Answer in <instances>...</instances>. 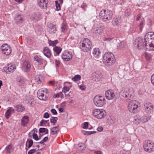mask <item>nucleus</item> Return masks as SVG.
Here are the masks:
<instances>
[{"label":"nucleus","mask_w":154,"mask_h":154,"mask_svg":"<svg viewBox=\"0 0 154 154\" xmlns=\"http://www.w3.org/2000/svg\"><path fill=\"white\" fill-rule=\"evenodd\" d=\"M146 48L149 51L154 50V33L149 32L145 35Z\"/></svg>","instance_id":"1"},{"label":"nucleus","mask_w":154,"mask_h":154,"mask_svg":"<svg viewBox=\"0 0 154 154\" xmlns=\"http://www.w3.org/2000/svg\"><path fill=\"white\" fill-rule=\"evenodd\" d=\"M116 61L115 56L111 53H106L103 56V63L107 67H110L113 65L115 63Z\"/></svg>","instance_id":"2"},{"label":"nucleus","mask_w":154,"mask_h":154,"mask_svg":"<svg viewBox=\"0 0 154 154\" xmlns=\"http://www.w3.org/2000/svg\"><path fill=\"white\" fill-rule=\"evenodd\" d=\"M80 48L82 51L84 52L89 51L91 47V42L88 38H83L81 41Z\"/></svg>","instance_id":"3"},{"label":"nucleus","mask_w":154,"mask_h":154,"mask_svg":"<svg viewBox=\"0 0 154 154\" xmlns=\"http://www.w3.org/2000/svg\"><path fill=\"white\" fill-rule=\"evenodd\" d=\"M113 14L111 11L102 10L100 12L99 17L104 21H106L110 20Z\"/></svg>","instance_id":"4"},{"label":"nucleus","mask_w":154,"mask_h":154,"mask_svg":"<svg viewBox=\"0 0 154 154\" xmlns=\"http://www.w3.org/2000/svg\"><path fill=\"white\" fill-rule=\"evenodd\" d=\"M144 150L147 152L151 153L154 151V143L152 141L147 140L143 143Z\"/></svg>","instance_id":"5"},{"label":"nucleus","mask_w":154,"mask_h":154,"mask_svg":"<svg viewBox=\"0 0 154 154\" xmlns=\"http://www.w3.org/2000/svg\"><path fill=\"white\" fill-rule=\"evenodd\" d=\"M93 116L95 118L98 119H102L105 117L106 113L105 111L100 109H95L92 112Z\"/></svg>","instance_id":"6"},{"label":"nucleus","mask_w":154,"mask_h":154,"mask_svg":"<svg viewBox=\"0 0 154 154\" xmlns=\"http://www.w3.org/2000/svg\"><path fill=\"white\" fill-rule=\"evenodd\" d=\"M94 102L95 105L98 107H102L106 103L105 97L103 96H96L94 98Z\"/></svg>","instance_id":"7"},{"label":"nucleus","mask_w":154,"mask_h":154,"mask_svg":"<svg viewBox=\"0 0 154 154\" xmlns=\"http://www.w3.org/2000/svg\"><path fill=\"white\" fill-rule=\"evenodd\" d=\"M138 103L136 100H131L128 104V109L131 113L135 114L137 112L138 108Z\"/></svg>","instance_id":"8"},{"label":"nucleus","mask_w":154,"mask_h":154,"mask_svg":"<svg viewBox=\"0 0 154 154\" xmlns=\"http://www.w3.org/2000/svg\"><path fill=\"white\" fill-rule=\"evenodd\" d=\"M48 95V90L45 88H42L39 89L37 93V96L41 100H46Z\"/></svg>","instance_id":"9"},{"label":"nucleus","mask_w":154,"mask_h":154,"mask_svg":"<svg viewBox=\"0 0 154 154\" xmlns=\"http://www.w3.org/2000/svg\"><path fill=\"white\" fill-rule=\"evenodd\" d=\"M153 106L150 102H146L144 104L143 109L145 112L148 114L152 113L153 111Z\"/></svg>","instance_id":"10"},{"label":"nucleus","mask_w":154,"mask_h":154,"mask_svg":"<svg viewBox=\"0 0 154 154\" xmlns=\"http://www.w3.org/2000/svg\"><path fill=\"white\" fill-rule=\"evenodd\" d=\"M2 53L5 55H8L11 52V47L7 44H4L1 47Z\"/></svg>","instance_id":"11"},{"label":"nucleus","mask_w":154,"mask_h":154,"mask_svg":"<svg viewBox=\"0 0 154 154\" xmlns=\"http://www.w3.org/2000/svg\"><path fill=\"white\" fill-rule=\"evenodd\" d=\"M120 97L122 99H130L129 98L131 97V95L130 94L129 92L128 91H125L124 88H122L119 93Z\"/></svg>","instance_id":"12"},{"label":"nucleus","mask_w":154,"mask_h":154,"mask_svg":"<svg viewBox=\"0 0 154 154\" xmlns=\"http://www.w3.org/2000/svg\"><path fill=\"white\" fill-rule=\"evenodd\" d=\"M62 57L63 59L66 61H68L72 57V55L71 53L65 51L62 54Z\"/></svg>","instance_id":"13"},{"label":"nucleus","mask_w":154,"mask_h":154,"mask_svg":"<svg viewBox=\"0 0 154 154\" xmlns=\"http://www.w3.org/2000/svg\"><path fill=\"white\" fill-rule=\"evenodd\" d=\"M35 61L38 62L40 65H44L45 66L47 63V62L46 60L42 58L41 57H39L37 55L35 56L33 58Z\"/></svg>","instance_id":"14"},{"label":"nucleus","mask_w":154,"mask_h":154,"mask_svg":"<svg viewBox=\"0 0 154 154\" xmlns=\"http://www.w3.org/2000/svg\"><path fill=\"white\" fill-rule=\"evenodd\" d=\"M105 96L108 100H112L114 98L115 94L114 91L112 90H107L105 92Z\"/></svg>","instance_id":"15"},{"label":"nucleus","mask_w":154,"mask_h":154,"mask_svg":"<svg viewBox=\"0 0 154 154\" xmlns=\"http://www.w3.org/2000/svg\"><path fill=\"white\" fill-rule=\"evenodd\" d=\"M31 67V64L29 61H25L23 64L22 69L25 72L29 71Z\"/></svg>","instance_id":"16"},{"label":"nucleus","mask_w":154,"mask_h":154,"mask_svg":"<svg viewBox=\"0 0 154 154\" xmlns=\"http://www.w3.org/2000/svg\"><path fill=\"white\" fill-rule=\"evenodd\" d=\"M137 47L139 49H142L145 47L146 48L145 42V40L143 42V40L141 37H139L137 39Z\"/></svg>","instance_id":"17"},{"label":"nucleus","mask_w":154,"mask_h":154,"mask_svg":"<svg viewBox=\"0 0 154 154\" xmlns=\"http://www.w3.org/2000/svg\"><path fill=\"white\" fill-rule=\"evenodd\" d=\"M16 69V66L11 64L8 65L4 68V70L8 73L13 72Z\"/></svg>","instance_id":"18"},{"label":"nucleus","mask_w":154,"mask_h":154,"mask_svg":"<svg viewBox=\"0 0 154 154\" xmlns=\"http://www.w3.org/2000/svg\"><path fill=\"white\" fill-rule=\"evenodd\" d=\"M29 117L28 116H24L21 120V125L24 127L27 126V125L29 123Z\"/></svg>","instance_id":"19"},{"label":"nucleus","mask_w":154,"mask_h":154,"mask_svg":"<svg viewBox=\"0 0 154 154\" xmlns=\"http://www.w3.org/2000/svg\"><path fill=\"white\" fill-rule=\"evenodd\" d=\"M48 3V0H40L38 4L42 8L46 9Z\"/></svg>","instance_id":"20"},{"label":"nucleus","mask_w":154,"mask_h":154,"mask_svg":"<svg viewBox=\"0 0 154 154\" xmlns=\"http://www.w3.org/2000/svg\"><path fill=\"white\" fill-rule=\"evenodd\" d=\"M93 77L95 79V81H98L101 78L102 75L100 72L97 71L93 73Z\"/></svg>","instance_id":"21"},{"label":"nucleus","mask_w":154,"mask_h":154,"mask_svg":"<svg viewBox=\"0 0 154 154\" xmlns=\"http://www.w3.org/2000/svg\"><path fill=\"white\" fill-rule=\"evenodd\" d=\"M44 55L48 58H50L51 56V53L49 48L47 47H45L43 50Z\"/></svg>","instance_id":"22"},{"label":"nucleus","mask_w":154,"mask_h":154,"mask_svg":"<svg viewBox=\"0 0 154 154\" xmlns=\"http://www.w3.org/2000/svg\"><path fill=\"white\" fill-rule=\"evenodd\" d=\"M103 28L102 27H94L92 28V31L93 33L97 34H100L103 31Z\"/></svg>","instance_id":"23"},{"label":"nucleus","mask_w":154,"mask_h":154,"mask_svg":"<svg viewBox=\"0 0 154 154\" xmlns=\"http://www.w3.org/2000/svg\"><path fill=\"white\" fill-rule=\"evenodd\" d=\"M92 53L95 57L98 58L100 56L101 52L99 48H95L93 49Z\"/></svg>","instance_id":"24"},{"label":"nucleus","mask_w":154,"mask_h":154,"mask_svg":"<svg viewBox=\"0 0 154 154\" xmlns=\"http://www.w3.org/2000/svg\"><path fill=\"white\" fill-rule=\"evenodd\" d=\"M14 109L11 107H9L5 113V117L7 119H9L11 114L14 113Z\"/></svg>","instance_id":"25"},{"label":"nucleus","mask_w":154,"mask_h":154,"mask_svg":"<svg viewBox=\"0 0 154 154\" xmlns=\"http://www.w3.org/2000/svg\"><path fill=\"white\" fill-rule=\"evenodd\" d=\"M44 78L42 75H40V74L37 75L35 77V80L38 84L44 81Z\"/></svg>","instance_id":"26"},{"label":"nucleus","mask_w":154,"mask_h":154,"mask_svg":"<svg viewBox=\"0 0 154 154\" xmlns=\"http://www.w3.org/2000/svg\"><path fill=\"white\" fill-rule=\"evenodd\" d=\"M5 150H6V152L7 154H10L14 150V149L13 148L12 144H10L8 145L6 147Z\"/></svg>","instance_id":"27"},{"label":"nucleus","mask_w":154,"mask_h":154,"mask_svg":"<svg viewBox=\"0 0 154 154\" xmlns=\"http://www.w3.org/2000/svg\"><path fill=\"white\" fill-rule=\"evenodd\" d=\"M112 24L114 26H119L120 23V20L118 17L114 18L112 21Z\"/></svg>","instance_id":"28"},{"label":"nucleus","mask_w":154,"mask_h":154,"mask_svg":"<svg viewBox=\"0 0 154 154\" xmlns=\"http://www.w3.org/2000/svg\"><path fill=\"white\" fill-rule=\"evenodd\" d=\"M59 126H57L52 128L51 130V134L54 135L57 133L59 130Z\"/></svg>","instance_id":"29"},{"label":"nucleus","mask_w":154,"mask_h":154,"mask_svg":"<svg viewBox=\"0 0 154 154\" xmlns=\"http://www.w3.org/2000/svg\"><path fill=\"white\" fill-rule=\"evenodd\" d=\"M53 50L57 55H58L61 52L62 48L59 47L55 46Z\"/></svg>","instance_id":"30"},{"label":"nucleus","mask_w":154,"mask_h":154,"mask_svg":"<svg viewBox=\"0 0 154 154\" xmlns=\"http://www.w3.org/2000/svg\"><path fill=\"white\" fill-rule=\"evenodd\" d=\"M67 26L65 23H63L62 24L61 27V32H64L67 30Z\"/></svg>","instance_id":"31"},{"label":"nucleus","mask_w":154,"mask_h":154,"mask_svg":"<svg viewBox=\"0 0 154 154\" xmlns=\"http://www.w3.org/2000/svg\"><path fill=\"white\" fill-rule=\"evenodd\" d=\"M68 83L70 84V85L69 87L64 86L63 88V90H62V92L64 93H65L66 92L69 91L71 88L72 87V85H71V84H70L69 82Z\"/></svg>","instance_id":"32"},{"label":"nucleus","mask_w":154,"mask_h":154,"mask_svg":"<svg viewBox=\"0 0 154 154\" xmlns=\"http://www.w3.org/2000/svg\"><path fill=\"white\" fill-rule=\"evenodd\" d=\"M59 42L58 40H56L54 41H52L51 40L48 41V44L50 46H54L56 45V44Z\"/></svg>","instance_id":"33"},{"label":"nucleus","mask_w":154,"mask_h":154,"mask_svg":"<svg viewBox=\"0 0 154 154\" xmlns=\"http://www.w3.org/2000/svg\"><path fill=\"white\" fill-rule=\"evenodd\" d=\"M15 107L16 108V110L18 112H22L25 110L24 107L22 106L21 105L16 106H15Z\"/></svg>","instance_id":"34"},{"label":"nucleus","mask_w":154,"mask_h":154,"mask_svg":"<svg viewBox=\"0 0 154 154\" xmlns=\"http://www.w3.org/2000/svg\"><path fill=\"white\" fill-rule=\"evenodd\" d=\"M33 18L37 20L39 19L41 17V15L39 13H34L33 15Z\"/></svg>","instance_id":"35"},{"label":"nucleus","mask_w":154,"mask_h":154,"mask_svg":"<svg viewBox=\"0 0 154 154\" xmlns=\"http://www.w3.org/2000/svg\"><path fill=\"white\" fill-rule=\"evenodd\" d=\"M126 45V43L124 42H122L119 44L117 47L119 49H121L124 48Z\"/></svg>","instance_id":"36"},{"label":"nucleus","mask_w":154,"mask_h":154,"mask_svg":"<svg viewBox=\"0 0 154 154\" xmlns=\"http://www.w3.org/2000/svg\"><path fill=\"white\" fill-rule=\"evenodd\" d=\"M57 119H58L57 117H52L50 119V122L51 123H53L54 125H55Z\"/></svg>","instance_id":"37"},{"label":"nucleus","mask_w":154,"mask_h":154,"mask_svg":"<svg viewBox=\"0 0 154 154\" xmlns=\"http://www.w3.org/2000/svg\"><path fill=\"white\" fill-rule=\"evenodd\" d=\"M81 78V77L80 75H75L74 77H73L72 78V79L74 81H77L80 80Z\"/></svg>","instance_id":"38"},{"label":"nucleus","mask_w":154,"mask_h":154,"mask_svg":"<svg viewBox=\"0 0 154 154\" xmlns=\"http://www.w3.org/2000/svg\"><path fill=\"white\" fill-rule=\"evenodd\" d=\"M22 19L23 17L20 15H18L15 18V20L17 22H21Z\"/></svg>","instance_id":"39"},{"label":"nucleus","mask_w":154,"mask_h":154,"mask_svg":"<svg viewBox=\"0 0 154 154\" xmlns=\"http://www.w3.org/2000/svg\"><path fill=\"white\" fill-rule=\"evenodd\" d=\"M149 118H146V116H144L143 117H142L141 118V121L143 123L147 122L149 119Z\"/></svg>","instance_id":"40"},{"label":"nucleus","mask_w":154,"mask_h":154,"mask_svg":"<svg viewBox=\"0 0 154 154\" xmlns=\"http://www.w3.org/2000/svg\"><path fill=\"white\" fill-rule=\"evenodd\" d=\"M24 81L22 79H20V80L18 81L17 84L20 86H22L24 85Z\"/></svg>","instance_id":"41"},{"label":"nucleus","mask_w":154,"mask_h":154,"mask_svg":"<svg viewBox=\"0 0 154 154\" xmlns=\"http://www.w3.org/2000/svg\"><path fill=\"white\" fill-rule=\"evenodd\" d=\"M55 3L56 4V9L57 11H59L60 10V3H59L58 1H55Z\"/></svg>","instance_id":"42"},{"label":"nucleus","mask_w":154,"mask_h":154,"mask_svg":"<svg viewBox=\"0 0 154 154\" xmlns=\"http://www.w3.org/2000/svg\"><path fill=\"white\" fill-rule=\"evenodd\" d=\"M33 138L35 140H39V138L38 137V136L37 134L34 133L32 134Z\"/></svg>","instance_id":"43"},{"label":"nucleus","mask_w":154,"mask_h":154,"mask_svg":"<svg viewBox=\"0 0 154 154\" xmlns=\"http://www.w3.org/2000/svg\"><path fill=\"white\" fill-rule=\"evenodd\" d=\"M145 57L147 60H149L151 58V55L149 54H145Z\"/></svg>","instance_id":"44"},{"label":"nucleus","mask_w":154,"mask_h":154,"mask_svg":"<svg viewBox=\"0 0 154 154\" xmlns=\"http://www.w3.org/2000/svg\"><path fill=\"white\" fill-rule=\"evenodd\" d=\"M57 31V29L56 27H54L52 29H50V33L51 34L52 33H55Z\"/></svg>","instance_id":"45"},{"label":"nucleus","mask_w":154,"mask_h":154,"mask_svg":"<svg viewBox=\"0 0 154 154\" xmlns=\"http://www.w3.org/2000/svg\"><path fill=\"white\" fill-rule=\"evenodd\" d=\"M48 121V120H42L40 122V125L41 126H43L44 125L46 124L47 122Z\"/></svg>","instance_id":"46"},{"label":"nucleus","mask_w":154,"mask_h":154,"mask_svg":"<svg viewBox=\"0 0 154 154\" xmlns=\"http://www.w3.org/2000/svg\"><path fill=\"white\" fill-rule=\"evenodd\" d=\"M88 122H84L83 125V128L84 129H87L88 128Z\"/></svg>","instance_id":"47"},{"label":"nucleus","mask_w":154,"mask_h":154,"mask_svg":"<svg viewBox=\"0 0 154 154\" xmlns=\"http://www.w3.org/2000/svg\"><path fill=\"white\" fill-rule=\"evenodd\" d=\"M36 151L35 149H33L29 150L28 153V154H32L35 153Z\"/></svg>","instance_id":"48"},{"label":"nucleus","mask_w":154,"mask_h":154,"mask_svg":"<svg viewBox=\"0 0 154 154\" xmlns=\"http://www.w3.org/2000/svg\"><path fill=\"white\" fill-rule=\"evenodd\" d=\"M46 131V128H40L39 129L40 133H42L45 132Z\"/></svg>","instance_id":"49"},{"label":"nucleus","mask_w":154,"mask_h":154,"mask_svg":"<svg viewBox=\"0 0 154 154\" xmlns=\"http://www.w3.org/2000/svg\"><path fill=\"white\" fill-rule=\"evenodd\" d=\"M131 14V10L130 9H127L125 11V14L126 15L128 16Z\"/></svg>","instance_id":"50"},{"label":"nucleus","mask_w":154,"mask_h":154,"mask_svg":"<svg viewBox=\"0 0 154 154\" xmlns=\"http://www.w3.org/2000/svg\"><path fill=\"white\" fill-rule=\"evenodd\" d=\"M48 27L50 29H51L52 28H53L55 27V25H54L52 23H50L48 25Z\"/></svg>","instance_id":"51"},{"label":"nucleus","mask_w":154,"mask_h":154,"mask_svg":"<svg viewBox=\"0 0 154 154\" xmlns=\"http://www.w3.org/2000/svg\"><path fill=\"white\" fill-rule=\"evenodd\" d=\"M29 143V145H28V148H30L33 145V141L32 140H31L29 141H28Z\"/></svg>","instance_id":"52"},{"label":"nucleus","mask_w":154,"mask_h":154,"mask_svg":"<svg viewBox=\"0 0 154 154\" xmlns=\"http://www.w3.org/2000/svg\"><path fill=\"white\" fill-rule=\"evenodd\" d=\"M151 81L152 84L154 86V74L151 76Z\"/></svg>","instance_id":"53"},{"label":"nucleus","mask_w":154,"mask_h":154,"mask_svg":"<svg viewBox=\"0 0 154 154\" xmlns=\"http://www.w3.org/2000/svg\"><path fill=\"white\" fill-rule=\"evenodd\" d=\"M49 117V115L48 112H46L45 113L44 115V118H48Z\"/></svg>","instance_id":"54"},{"label":"nucleus","mask_w":154,"mask_h":154,"mask_svg":"<svg viewBox=\"0 0 154 154\" xmlns=\"http://www.w3.org/2000/svg\"><path fill=\"white\" fill-rule=\"evenodd\" d=\"M51 112L54 115H56L57 114V112L56 110L54 109H52L51 110Z\"/></svg>","instance_id":"55"},{"label":"nucleus","mask_w":154,"mask_h":154,"mask_svg":"<svg viewBox=\"0 0 154 154\" xmlns=\"http://www.w3.org/2000/svg\"><path fill=\"white\" fill-rule=\"evenodd\" d=\"M96 132V131H86V134H88V135H90L91 134H94V133H95Z\"/></svg>","instance_id":"56"},{"label":"nucleus","mask_w":154,"mask_h":154,"mask_svg":"<svg viewBox=\"0 0 154 154\" xmlns=\"http://www.w3.org/2000/svg\"><path fill=\"white\" fill-rule=\"evenodd\" d=\"M143 21H141L140 23L139 26V27L140 28V30H141L142 29V26L143 24Z\"/></svg>","instance_id":"57"},{"label":"nucleus","mask_w":154,"mask_h":154,"mask_svg":"<svg viewBox=\"0 0 154 154\" xmlns=\"http://www.w3.org/2000/svg\"><path fill=\"white\" fill-rule=\"evenodd\" d=\"M142 15V14L141 13H140L138 14L137 15V19L136 20L137 21L139 20L140 19L141 16Z\"/></svg>","instance_id":"58"},{"label":"nucleus","mask_w":154,"mask_h":154,"mask_svg":"<svg viewBox=\"0 0 154 154\" xmlns=\"http://www.w3.org/2000/svg\"><path fill=\"white\" fill-rule=\"evenodd\" d=\"M103 130V128L101 126L97 128V130L98 131H101Z\"/></svg>","instance_id":"59"},{"label":"nucleus","mask_w":154,"mask_h":154,"mask_svg":"<svg viewBox=\"0 0 154 154\" xmlns=\"http://www.w3.org/2000/svg\"><path fill=\"white\" fill-rule=\"evenodd\" d=\"M60 95H59V93L57 94H55L54 95V98H58L60 97Z\"/></svg>","instance_id":"60"},{"label":"nucleus","mask_w":154,"mask_h":154,"mask_svg":"<svg viewBox=\"0 0 154 154\" xmlns=\"http://www.w3.org/2000/svg\"><path fill=\"white\" fill-rule=\"evenodd\" d=\"M48 140V137H46L42 140L43 142L44 143L46 142Z\"/></svg>","instance_id":"61"},{"label":"nucleus","mask_w":154,"mask_h":154,"mask_svg":"<svg viewBox=\"0 0 154 154\" xmlns=\"http://www.w3.org/2000/svg\"><path fill=\"white\" fill-rule=\"evenodd\" d=\"M94 153L97 154H102V152L100 151H95L94 152Z\"/></svg>","instance_id":"62"},{"label":"nucleus","mask_w":154,"mask_h":154,"mask_svg":"<svg viewBox=\"0 0 154 154\" xmlns=\"http://www.w3.org/2000/svg\"><path fill=\"white\" fill-rule=\"evenodd\" d=\"M80 88L82 90H84L85 89V87L84 85L80 86Z\"/></svg>","instance_id":"63"},{"label":"nucleus","mask_w":154,"mask_h":154,"mask_svg":"<svg viewBox=\"0 0 154 154\" xmlns=\"http://www.w3.org/2000/svg\"><path fill=\"white\" fill-rule=\"evenodd\" d=\"M109 121L110 123L112 124H113L114 123V121L111 119H109Z\"/></svg>","instance_id":"64"}]
</instances>
